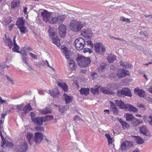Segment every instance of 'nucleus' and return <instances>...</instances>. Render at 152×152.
<instances>
[{
    "label": "nucleus",
    "mask_w": 152,
    "mask_h": 152,
    "mask_svg": "<svg viewBox=\"0 0 152 152\" xmlns=\"http://www.w3.org/2000/svg\"><path fill=\"white\" fill-rule=\"evenodd\" d=\"M61 50L63 53L64 56L68 60H69L68 62V66L71 70H74L75 69L76 66V63L74 61L71 60L70 58L69 57V51L66 47L64 45H62L61 48Z\"/></svg>",
    "instance_id": "obj_1"
},
{
    "label": "nucleus",
    "mask_w": 152,
    "mask_h": 152,
    "mask_svg": "<svg viewBox=\"0 0 152 152\" xmlns=\"http://www.w3.org/2000/svg\"><path fill=\"white\" fill-rule=\"evenodd\" d=\"M78 65L81 67H86L89 66L91 60L89 57H86L83 56H79L76 58Z\"/></svg>",
    "instance_id": "obj_2"
},
{
    "label": "nucleus",
    "mask_w": 152,
    "mask_h": 152,
    "mask_svg": "<svg viewBox=\"0 0 152 152\" xmlns=\"http://www.w3.org/2000/svg\"><path fill=\"white\" fill-rule=\"evenodd\" d=\"M83 26V23L79 21H73L70 23L71 30L75 32L80 31Z\"/></svg>",
    "instance_id": "obj_3"
},
{
    "label": "nucleus",
    "mask_w": 152,
    "mask_h": 152,
    "mask_svg": "<svg viewBox=\"0 0 152 152\" xmlns=\"http://www.w3.org/2000/svg\"><path fill=\"white\" fill-rule=\"evenodd\" d=\"M94 47L95 48V51L98 54H101L102 53H104L105 52L106 48L102 43L101 42H99L94 43Z\"/></svg>",
    "instance_id": "obj_4"
},
{
    "label": "nucleus",
    "mask_w": 152,
    "mask_h": 152,
    "mask_svg": "<svg viewBox=\"0 0 152 152\" xmlns=\"http://www.w3.org/2000/svg\"><path fill=\"white\" fill-rule=\"evenodd\" d=\"M75 43L76 48L80 50L83 48L85 44V41L83 38L79 37L75 40Z\"/></svg>",
    "instance_id": "obj_5"
},
{
    "label": "nucleus",
    "mask_w": 152,
    "mask_h": 152,
    "mask_svg": "<svg viewBox=\"0 0 152 152\" xmlns=\"http://www.w3.org/2000/svg\"><path fill=\"white\" fill-rule=\"evenodd\" d=\"M117 94L119 96H121L122 95H124L130 97H132V96L130 89L125 87L122 88L121 90H118L117 92Z\"/></svg>",
    "instance_id": "obj_6"
},
{
    "label": "nucleus",
    "mask_w": 152,
    "mask_h": 152,
    "mask_svg": "<svg viewBox=\"0 0 152 152\" xmlns=\"http://www.w3.org/2000/svg\"><path fill=\"white\" fill-rule=\"evenodd\" d=\"M43 138V136L42 133L36 132L34 133L33 140L36 144L40 143Z\"/></svg>",
    "instance_id": "obj_7"
},
{
    "label": "nucleus",
    "mask_w": 152,
    "mask_h": 152,
    "mask_svg": "<svg viewBox=\"0 0 152 152\" xmlns=\"http://www.w3.org/2000/svg\"><path fill=\"white\" fill-rule=\"evenodd\" d=\"M16 151L17 152H26L28 148L27 143H21L16 147Z\"/></svg>",
    "instance_id": "obj_8"
},
{
    "label": "nucleus",
    "mask_w": 152,
    "mask_h": 152,
    "mask_svg": "<svg viewBox=\"0 0 152 152\" xmlns=\"http://www.w3.org/2000/svg\"><path fill=\"white\" fill-rule=\"evenodd\" d=\"M66 27L64 24H61L58 27V31L59 34L61 38L65 37L66 33Z\"/></svg>",
    "instance_id": "obj_9"
},
{
    "label": "nucleus",
    "mask_w": 152,
    "mask_h": 152,
    "mask_svg": "<svg viewBox=\"0 0 152 152\" xmlns=\"http://www.w3.org/2000/svg\"><path fill=\"white\" fill-rule=\"evenodd\" d=\"M81 34L85 38L91 39L93 36V33L91 30L89 28L83 29L81 32Z\"/></svg>",
    "instance_id": "obj_10"
},
{
    "label": "nucleus",
    "mask_w": 152,
    "mask_h": 152,
    "mask_svg": "<svg viewBox=\"0 0 152 152\" xmlns=\"http://www.w3.org/2000/svg\"><path fill=\"white\" fill-rule=\"evenodd\" d=\"M52 12H49L46 10H44L41 13V16L43 18V20L46 23L48 22L49 19L51 16Z\"/></svg>",
    "instance_id": "obj_11"
},
{
    "label": "nucleus",
    "mask_w": 152,
    "mask_h": 152,
    "mask_svg": "<svg viewBox=\"0 0 152 152\" xmlns=\"http://www.w3.org/2000/svg\"><path fill=\"white\" fill-rule=\"evenodd\" d=\"M128 75H129L128 71L124 69H120L117 73V75L119 78H122Z\"/></svg>",
    "instance_id": "obj_12"
},
{
    "label": "nucleus",
    "mask_w": 152,
    "mask_h": 152,
    "mask_svg": "<svg viewBox=\"0 0 152 152\" xmlns=\"http://www.w3.org/2000/svg\"><path fill=\"white\" fill-rule=\"evenodd\" d=\"M139 131L141 134L144 135L149 136L150 135L149 132L147 130V127L145 125L141 126L139 128Z\"/></svg>",
    "instance_id": "obj_13"
},
{
    "label": "nucleus",
    "mask_w": 152,
    "mask_h": 152,
    "mask_svg": "<svg viewBox=\"0 0 152 152\" xmlns=\"http://www.w3.org/2000/svg\"><path fill=\"white\" fill-rule=\"evenodd\" d=\"M110 109L113 112L114 115H118L119 113V110L116 107L114 103L111 101H110Z\"/></svg>",
    "instance_id": "obj_14"
},
{
    "label": "nucleus",
    "mask_w": 152,
    "mask_h": 152,
    "mask_svg": "<svg viewBox=\"0 0 152 152\" xmlns=\"http://www.w3.org/2000/svg\"><path fill=\"white\" fill-rule=\"evenodd\" d=\"M115 102L120 109H124L125 110L127 104H125L123 101L118 100H115Z\"/></svg>",
    "instance_id": "obj_15"
},
{
    "label": "nucleus",
    "mask_w": 152,
    "mask_h": 152,
    "mask_svg": "<svg viewBox=\"0 0 152 152\" xmlns=\"http://www.w3.org/2000/svg\"><path fill=\"white\" fill-rule=\"evenodd\" d=\"M4 35L5 36V37L4 39V42H5V45H7L10 48H11L13 46V43L12 41L9 37H6V34Z\"/></svg>",
    "instance_id": "obj_16"
},
{
    "label": "nucleus",
    "mask_w": 152,
    "mask_h": 152,
    "mask_svg": "<svg viewBox=\"0 0 152 152\" xmlns=\"http://www.w3.org/2000/svg\"><path fill=\"white\" fill-rule=\"evenodd\" d=\"M16 38V36H15L13 37V47L12 48V50L15 52H17L19 53H21V52L19 51V50L20 49V47L18 45L17 43L15 41V38Z\"/></svg>",
    "instance_id": "obj_17"
},
{
    "label": "nucleus",
    "mask_w": 152,
    "mask_h": 152,
    "mask_svg": "<svg viewBox=\"0 0 152 152\" xmlns=\"http://www.w3.org/2000/svg\"><path fill=\"white\" fill-rule=\"evenodd\" d=\"M37 125H41L43 124V122H44L43 118L42 117H36L32 119V121Z\"/></svg>",
    "instance_id": "obj_18"
},
{
    "label": "nucleus",
    "mask_w": 152,
    "mask_h": 152,
    "mask_svg": "<svg viewBox=\"0 0 152 152\" xmlns=\"http://www.w3.org/2000/svg\"><path fill=\"white\" fill-rule=\"evenodd\" d=\"M100 89L101 90L102 93L106 94L113 95L114 94V93L110 89L104 87H101Z\"/></svg>",
    "instance_id": "obj_19"
},
{
    "label": "nucleus",
    "mask_w": 152,
    "mask_h": 152,
    "mask_svg": "<svg viewBox=\"0 0 152 152\" xmlns=\"http://www.w3.org/2000/svg\"><path fill=\"white\" fill-rule=\"evenodd\" d=\"M50 37L52 39H53L57 36L56 34V29L53 28H50L49 29L48 31Z\"/></svg>",
    "instance_id": "obj_20"
},
{
    "label": "nucleus",
    "mask_w": 152,
    "mask_h": 152,
    "mask_svg": "<svg viewBox=\"0 0 152 152\" xmlns=\"http://www.w3.org/2000/svg\"><path fill=\"white\" fill-rule=\"evenodd\" d=\"M126 106V110H128L130 112H137L138 110L136 107L129 104H127V105Z\"/></svg>",
    "instance_id": "obj_21"
},
{
    "label": "nucleus",
    "mask_w": 152,
    "mask_h": 152,
    "mask_svg": "<svg viewBox=\"0 0 152 152\" xmlns=\"http://www.w3.org/2000/svg\"><path fill=\"white\" fill-rule=\"evenodd\" d=\"M49 92L50 95L52 96L53 98L56 97L59 94L58 89L56 87L54 88V89L52 91L50 90Z\"/></svg>",
    "instance_id": "obj_22"
},
{
    "label": "nucleus",
    "mask_w": 152,
    "mask_h": 152,
    "mask_svg": "<svg viewBox=\"0 0 152 152\" xmlns=\"http://www.w3.org/2000/svg\"><path fill=\"white\" fill-rule=\"evenodd\" d=\"M32 110L30 103H28L23 108L22 110L23 112H22V113L26 114L28 112Z\"/></svg>",
    "instance_id": "obj_23"
},
{
    "label": "nucleus",
    "mask_w": 152,
    "mask_h": 152,
    "mask_svg": "<svg viewBox=\"0 0 152 152\" xmlns=\"http://www.w3.org/2000/svg\"><path fill=\"white\" fill-rule=\"evenodd\" d=\"M134 93L140 97H144L145 94L144 91L142 89L140 90L136 88L134 89Z\"/></svg>",
    "instance_id": "obj_24"
},
{
    "label": "nucleus",
    "mask_w": 152,
    "mask_h": 152,
    "mask_svg": "<svg viewBox=\"0 0 152 152\" xmlns=\"http://www.w3.org/2000/svg\"><path fill=\"white\" fill-rule=\"evenodd\" d=\"M142 121L139 120L138 118L135 117L133 119L132 121L131 124L134 126H136L142 124Z\"/></svg>",
    "instance_id": "obj_25"
},
{
    "label": "nucleus",
    "mask_w": 152,
    "mask_h": 152,
    "mask_svg": "<svg viewBox=\"0 0 152 152\" xmlns=\"http://www.w3.org/2000/svg\"><path fill=\"white\" fill-rule=\"evenodd\" d=\"M25 20L22 17L19 18L16 22V25L18 27L24 26Z\"/></svg>",
    "instance_id": "obj_26"
},
{
    "label": "nucleus",
    "mask_w": 152,
    "mask_h": 152,
    "mask_svg": "<svg viewBox=\"0 0 152 152\" xmlns=\"http://www.w3.org/2000/svg\"><path fill=\"white\" fill-rule=\"evenodd\" d=\"M90 89L88 88H81L79 92L80 94L87 96L89 94Z\"/></svg>",
    "instance_id": "obj_27"
},
{
    "label": "nucleus",
    "mask_w": 152,
    "mask_h": 152,
    "mask_svg": "<svg viewBox=\"0 0 152 152\" xmlns=\"http://www.w3.org/2000/svg\"><path fill=\"white\" fill-rule=\"evenodd\" d=\"M124 116L126 118V121H132L135 117L132 114L128 113H125Z\"/></svg>",
    "instance_id": "obj_28"
},
{
    "label": "nucleus",
    "mask_w": 152,
    "mask_h": 152,
    "mask_svg": "<svg viewBox=\"0 0 152 152\" xmlns=\"http://www.w3.org/2000/svg\"><path fill=\"white\" fill-rule=\"evenodd\" d=\"M118 121L121 124L122 128L124 129H125L126 128L128 129L129 127V126L127 123L123 121L121 118L119 119Z\"/></svg>",
    "instance_id": "obj_29"
},
{
    "label": "nucleus",
    "mask_w": 152,
    "mask_h": 152,
    "mask_svg": "<svg viewBox=\"0 0 152 152\" xmlns=\"http://www.w3.org/2000/svg\"><path fill=\"white\" fill-rule=\"evenodd\" d=\"M134 140L137 143L141 144L144 142V140L141 137L138 136H134Z\"/></svg>",
    "instance_id": "obj_30"
},
{
    "label": "nucleus",
    "mask_w": 152,
    "mask_h": 152,
    "mask_svg": "<svg viewBox=\"0 0 152 152\" xmlns=\"http://www.w3.org/2000/svg\"><path fill=\"white\" fill-rule=\"evenodd\" d=\"M64 97L66 104L72 102V99L70 96H68L67 94H64L63 95Z\"/></svg>",
    "instance_id": "obj_31"
},
{
    "label": "nucleus",
    "mask_w": 152,
    "mask_h": 152,
    "mask_svg": "<svg viewBox=\"0 0 152 152\" xmlns=\"http://www.w3.org/2000/svg\"><path fill=\"white\" fill-rule=\"evenodd\" d=\"M58 19L59 18L57 17H53L52 16H50L49 19L48 21V22H50V23L54 24L58 21Z\"/></svg>",
    "instance_id": "obj_32"
},
{
    "label": "nucleus",
    "mask_w": 152,
    "mask_h": 152,
    "mask_svg": "<svg viewBox=\"0 0 152 152\" xmlns=\"http://www.w3.org/2000/svg\"><path fill=\"white\" fill-rule=\"evenodd\" d=\"M52 40H53V43L56 45L58 47L60 46V40L57 36H56V37L52 39Z\"/></svg>",
    "instance_id": "obj_33"
},
{
    "label": "nucleus",
    "mask_w": 152,
    "mask_h": 152,
    "mask_svg": "<svg viewBox=\"0 0 152 152\" xmlns=\"http://www.w3.org/2000/svg\"><path fill=\"white\" fill-rule=\"evenodd\" d=\"M58 85L61 87L64 91H66L68 90V86L65 83H59Z\"/></svg>",
    "instance_id": "obj_34"
},
{
    "label": "nucleus",
    "mask_w": 152,
    "mask_h": 152,
    "mask_svg": "<svg viewBox=\"0 0 152 152\" xmlns=\"http://www.w3.org/2000/svg\"><path fill=\"white\" fill-rule=\"evenodd\" d=\"M33 134L31 133H28L27 134L26 137L28 140L29 143L30 145H32V143L31 142V140L33 137Z\"/></svg>",
    "instance_id": "obj_35"
},
{
    "label": "nucleus",
    "mask_w": 152,
    "mask_h": 152,
    "mask_svg": "<svg viewBox=\"0 0 152 152\" xmlns=\"http://www.w3.org/2000/svg\"><path fill=\"white\" fill-rule=\"evenodd\" d=\"M18 27L21 33L22 34H25L28 31V30L24 26H22Z\"/></svg>",
    "instance_id": "obj_36"
},
{
    "label": "nucleus",
    "mask_w": 152,
    "mask_h": 152,
    "mask_svg": "<svg viewBox=\"0 0 152 152\" xmlns=\"http://www.w3.org/2000/svg\"><path fill=\"white\" fill-rule=\"evenodd\" d=\"M19 1H13L11 3V8L12 9H14L15 7H17L19 4Z\"/></svg>",
    "instance_id": "obj_37"
},
{
    "label": "nucleus",
    "mask_w": 152,
    "mask_h": 152,
    "mask_svg": "<svg viewBox=\"0 0 152 152\" xmlns=\"http://www.w3.org/2000/svg\"><path fill=\"white\" fill-rule=\"evenodd\" d=\"M100 86H97L95 88H91V91L92 93L94 94H98L99 93L98 89L99 88L100 89Z\"/></svg>",
    "instance_id": "obj_38"
},
{
    "label": "nucleus",
    "mask_w": 152,
    "mask_h": 152,
    "mask_svg": "<svg viewBox=\"0 0 152 152\" xmlns=\"http://www.w3.org/2000/svg\"><path fill=\"white\" fill-rule=\"evenodd\" d=\"M106 65L104 63H101L98 67V71L99 72L103 70L106 68Z\"/></svg>",
    "instance_id": "obj_39"
},
{
    "label": "nucleus",
    "mask_w": 152,
    "mask_h": 152,
    "mask_svg": "<svg viewBox=\"0 0 152 152\" xmlns=\"http://www.w3.org/2000/svg\"><path fill=\"white\" fill-rule=\"evenodd\" d=\"M42 117L43 118L44 122H45L49 120H51L53 118V116L52 115H46Z\"/></svg>",
    "instance_id": "obj_40"
},
{
    "label": "nucleus",
    "mask_w": 152,
    "mask_h": 152,
    "mask_svg": "<svg viewBox=\"0 0 152 152\" xmlns=\"http://www.w3.org/2000/svg\"><path fill=\"white\" fill-rule=\"evenodd\" d=\"M41 113L44 114H46L49 113H51V110L46 107L45 108L42 110L41 111Z\"/></svg>",
    "instance_id": "obj_41"
},
{
    "label": "nucleus",
    "mask_w": 152,
    "mask_h": 152,
    "mask_svg": "<svg viewBox=\"0 0 152 152\" xmlns=\"http://www.w3.org/2000/svg\"><path fill=\"white\" fill-rule=\"evenodd\" d=\"M24 105V104L23 103L17 105L15 108V109L17 110V111L19 112L20 111Z\"/></svg>",
    "instance_id": "obj_42"
},
{
    "label": "nucleus",
    "mask_w": 152,
    "mask_h": 152,
    "mask_svg": "<svg viewBox=\"0 0 152 152\" xmlns=\"http://www.w3.org/2000/svg\"><path fill=\"white\" fill-rule=\"evenodd\" d=\"M59 111L61 113H63L65 111L67 110L65 106H58Z\"/></svg>",
    "instance_id": "obj_43"
},
{
    "label": "nucleus",
    "mask_w": 152,
    "mask_h": 152,
    "mask_svg": "<svg viewBox=\"0 0 152 152\" xmlns=\"http://www.w3.org/2000/svg\"><path fill=\"white\" fill-rule=\"evenodd\" d=\"M124 142L128 148H129L133 145V144L130 141L126 140Z\"/></svg>",
    "instance_id": "obj_44"
},
{
    "label": "nucleus",
    "mask_w": 152,
    "mask_h": 152,
    "mask_svg": "<svg viewBox=\"0 0 152 152\" xmlns=\"http://www.w3.org/2000/svg\"><path fill=\"white\" fill-rule=\"evenodd\" d=\"M35 129L36 130L43 132L44 131V128L42 126H41V125H38L35 127Z\"/></svg>",
    "instance_id": "obj_45"
},
{
    "label": "nucleus",
    "mask_w": 152,
    "mask_h": 152,
    "mask_svg": "<svg viewBox=\"0 0 152 152\" xmlns=\"http://www.w3.org/2000/svg\"><path fill=\"white\" fill-rule=\"evenodd\" d=\"M116 59V56H113L108 58V61L109 63H111L113 62L114 60Z\"/></svg>",
    "instance_id": "obj_46"
},
{
    "label": "nucleus",
    "mask_w": 152,
    "mask_h": 152,
    "mask_svg": "<svg viewBox=\"0 0 152 152\" xmlns=\"http://www.w3.org/2000/svg\"><path fill=\"white\" fill-rule=\"evenodd\" d=\"M121 148L122 151H125L126 148H128L124 142L121 143Z\"/></svg>",
    "instance_id": "obj_47"
},
{
    "label": "nucleus",
    "mask_w": 152,
    "mask_h": 152,
    "mask_svg": "<svg viewBox=\"0 0 152 152\" xmlns=\"http://www.w3.org/2000/svg\"><path fill=\"white\" fill-rule=\"evenodd\" d=\"M129 19L125 18V17L122 16L121 17L120 20H122L123 21L126 22L127 23L130 22Z\"/></svg>",
    "instance_id": "obj_48"
},
{
    "label": "nucleus",
    "mask_w": 152,
    "mask_h": 152,
    "mask_svg": "<svg viewBox=\"0 0 152 152\" xmlns=\"http://www.w3.org/2000/svg\"><path fill=\"white\" fill-rule=\"evenodd\" d=\"M86 43H87V45H90L91 48H93V47H94V45L93 44L92 42L91 41L87 40L86 41Z\"/></svg>",
    "instance_id": "obj_49"
},
{
    "label": "nucleus",
    "mask_w": 152,
    "mask_h": 152,
    "mask_svg": "<svg viewBox=\"0 0 152 152\" xmlns=\"http://www.w3.org/2000/svg\"><path fill=\"white\" fill-rule=\"evenodd\" d=\"M5 76H6L7 80L8 81L10 82L12 85H14V83H13V80L11 79L9 77L8 75H6Z\"/></svg>",
    "instance_id": "obj_50"
},
{
    "label": "nucleus",
    "mask_w": 152,
    "mask_h": 152,
    "mask_svg": "<svg viewBox=\"0 0 152 152\" xmlns=\"http://www.w3.org/2000/svg\"><path fill=\"white\" fill-rule=\"evenodd\" d=\"M66 18L65 15H60L59 17V19L61 21H63Z\"/></svg>",
    "instance_id": "obj_51"
},
{
    "label": "nucleus",
    "mask_w": 152,
    "mask_h": 152,
    "mask_svg": "<svg viewBox=\"0 0 152 152\" xmlns=\"http://www.w3.org/2000/svg\"><path fill=\"white\" fill-rule=\"evenodd\" d=\"M0 66L3 69H4L8 67V66L5 63H2L0 64Z\"/></svg>",
    "instance_id": "obj_52"
},
{
    "label": "nucleus",
    "mask_w": 152,
    "mask_h": 152,
    "mask_svg": "<svg viewBox=\"0 0 152 152\" xmlns=\"http://www.w3.org/2000/svg\"><path fill=\"white\" fill-rule=\"evenodd\" d=\"M29 53L30 56L34 59H37V56L33 54L31 52H29Z\"/></svg>",
    "instance_id": "obj_53"
},
{
    "label": "nucleus",
    "mask_w": 152,
    "mask_h": 152,
    "mask_svg": "<svg viewBox=\"0 0 152 152\" xmlns=\"http://www.w3.org/2000/svg\"><path fill=\"white\" fill-rule=\"evenodd\" d=\"M4 103L5 104L7 103L6 100L2 99L1 97L0 96V105Z\"/></svg>",
    "instance_id": "obj_54"
},
{
    "label": "nucleus",
    "mask_w": 152,
    "mask_h": 152,
    "mask_svg": "<svg viewBox=\"0 0 152 152\" xmlns=\"http://www.w3.org/2000/svg\"><path fill=\"white\" fill-rule=\"evenodd\" d=\"M120 64L121 66L125 67V68H126L127 66L126 65H127V62L122 63L121 61Z\"/></svg>",
    "instance_id": "obj_55"
},
{
    "label": "nucleus",
    "mask_w": 152,
    "mask_h": 152,
    "mask_svg": "<svg viewBox=\"0 0 152 152\" xmlns=\"http://www.w3.org/2000/svg\"><path fill=\"white\" fill-rule=\"evenodd\" d=\"M80 119L78 115L75 116L73 118L74 121H77Z\"/></svg>",
    "instance_id": "obj_56"
},
{
    "label": "nucleus",
    "mask_w": 152,
    "mask_h": 152,
    "mask_svg": "<svg viewBox=\"0 0 152 152\" xmlns=\"http://www.w3.org/2000/svg\"><path fill=\"white\" fill-rule=\"evenodd\" d=\"M30 115L31 116V120L32 121V119L33 118H34V117L35 116V114L32 112H31L30 113Z\"/></svg>",
    "instance_id": "obj_57"
},
{
    "label": "nucleus",
    "mask_w": 152,
    "mask_h": 152,
    "mask_svg": "<svg viewBox=\"0 0 152 152\" xmlns=\"http://www.w3.org/2000/svg\"><path fill=\"white\" fill-rule=\"evenodd\" d=\"M21 54L22 58L26 57V56H27L26 53V52H25V51L23 53H21Z\"/></svg>",
    "instance_id": "obj_58"
},
{
    "label": "nucleus",
    "mask_w": 152,
    "mask_h": 152,
    "mask_svg": "<svg viewBox=\"0 0 152 152\" xmlns=\"http://www.w3.org/2000/svg\"><path fill=\"white\" fill-rule=\"evenodd\" d=\"M108 141V145H109L110 144H112V137L107 140Z\"/></svg>",
    "instance_id": "obj_59"
},
{
    "label": "nucleus",
    "mask_w": 152,
    "mask_h": 152,
    "mask_svg": "<svg viewBox=\"0 0 152 152\" xmlns=\"http://www.w3.org/2000/svg\"><path fill=\"white\" fill-rule=\"evenodd\" d=\"M1 140L2 141V143L1 144V146H3L6 143V142L5 140H4V138L3 139Z\"/></svg>",
    "instance_id": "obj_60"
},
{
    "label": "nucleus",
    "mask_w": 152,
    "mask_h": 152,
    "mask_svg": "<svg viewBox=\"0 0 152 152\" xmlns=\"http://www.w3.org/2000/svg\"><path fill=\"white\" fill-rule=\"evenodd\" d=\"M15 25L14 24L10 25L9 27V30L11 31L13 27V26Z\"/></svg>",
    "instance_id": "obj_61"
},
{
    "label": "nucleus",
    "mask_w": 152,
    "mask_h": 152,
    "mask_svg": "<svg viewBox=\"0 0 152 152\" xmlns=\"http://www.w3.org/2000/svg\"><path fill=\"white\" fill-rule=\"evenodd\" d=\"M105 137L107 138V140H108L109 139H110L111 137L110 136V135L109 134H105Z\"/></svg>",
    "instance_id": "obj_62"
},
{
    "label": "nucleus",
    "mask_w": 152,
    "mask_h": 152,
    "mask_svg": "<svg viewBox=\"0 0 152 152\" xmlns=\"http://www.w3.org/2000/svg\"><path fill=\"white\" fill-rule=\"evenodd\" d=\"M148 91L150 93L152 94V86H151L150 88L148 89Z\"/></svg>",
    "instance_id": "obj_63"
},
{
    "label": "nucleus",
    "mask_w": 152,
    "mask_h": 152,
    "mask_svg": "<svg viewBox=\"0 0 152 152\" xmlns=\"http://www.w3.org/2000/svg\"><path fill=\"white\" fill-rule=\"evenodd\" d=\"M149 118L151 120L149 123L151 125H152V115H150Z\"/></svg>",
    "instance_id": "obj_64"
}]
</instances>
